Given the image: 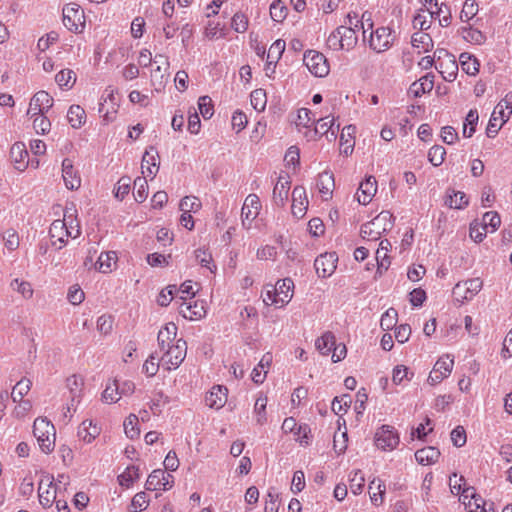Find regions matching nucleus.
Returning a JSON list of instances; mask_svg holds the SVG:
<instances>
[{
    "label": "nucleus",
    "instance_id": "c756f323",
    "mask_svg": "<svg viewBox=\"0 0 512 512\" xmlns=\"http://www.w3.org/2000/svg\"><path fill=\"white\" fill-rule=\"evenodd\" d=\"M261 207L260 199L256 194H249L242 207V216L246 219H255Z\"/></svg>",
    "mask_w": 512,
    "mask_h": 512
},
{
    "label": "nucleus",
    "instance_id": "aec40b11",
    "mask_svg": "<svg viewBox=\"0 0 512 512\" xmlns=\"http://www.w3.org/2000/svg\"><path fill=\"white\" fill-rule=\"evenodd\" d=\"M43 485L44 480H41L38 488L39 502L44 508H48L56 500V487L53 484V477H47L46 489Z\"/></svg>",
    "mask_w": 512,
    "mask_h": 512
},
{
    "label": "nucleus",
    "instance_id": "e433bc0d",
    "mask_svg": "<svg viewBox=\"0 0 512 512\" xmlns=\"http://www.w3.org/2000/svg\"><path fill=\"white\" fill-rule=\"evenodd\" d=\"M55 81L61 89L69 90L76 82V74L71 69H62L55 75Z\"/></svg>",
    "mask_w": 512,
    "mask_h": 512
},
{
    "label": "nucleus",
    "instance_id": "393cba45",
    "mask_svg": "<svg viewBox=\"0 0 512 512\" xmlns=\"http://www.w3.org/2000/svg\"><path fill=\"white\" fill-rule=\"evenodd\" d=\"M10 157L12 161L15 163L16 169L23 171L27 167L26 158L28 157V152L25 148L24 143H14L10 149Z\"/></svg>",
    "mask_w": 512,
    "mask_h": 512
},
{
    "label": "nucleus",
    "instance_id": "37998d69",
    "mask_svg": "<svg viewBox=\"0 0 512 512\" xmlns=\"http://www.w3.org/2000/svg\"><path fill=\"white\" fill-rule=\"evenodd\" d=\"M120 398V386L117 380H113L107 384L105 390L102 393V399L106 403H115Z\"/></svg>",
    "mask_w": 512,
    "mask_h": 512
},
{
    "label": "nucleus",
    "instance_id": "bf43d9fd",
    "mask_svg": "<svg viewBox=\"0 0 512 512\" xmlns=\"http://www.w3.org/2000/svg\"><path fill=\"white\" fill-rule=\"evenodd\" d=\"M11 288L20 293L25 299H30L33 296V288L28 281H19L14 279L11 284Z\"/></svg>",
    "mask_w": 512,
    "mask_h": 512
},
{
    "label": "nucleus",
    "instance_id": "a18cd8bd",
    "mask_svg": "<svg viewBox=\"0 0 512 512\" xmlns=\"http://www.w3.org/2000/svg\"><path fill=\"white\" fill-rule=\"evenodd\" d=\"M140 478L139 467L129 466L126 470L118 477L119 483L122 486L129 487L135 480Z\"/></svg>",
    "mask_w": 512,
    "mask_h": 512
},
{
    "label": "nucleus",
    "instance_id": "0e129e2a",
    "mask_svg": "<svg viewBox=\"0 0 512 512\" xmlns=\"http://www.w3.org/2000/svg\"><path fill=\"white\" fill-rule=\"evenodd\" d=\"M501 224V218L497 212L489 211L483 215V226L482 230L486 231L488 226L491 227V231H495Z\"/></svg>",
    "mask_w": 512,
    "mask_h": 512
},
{
    "label": "nucleus",
    "instance_id": "69168bd1",
    "mask_svg": "<svg viewBox=\"0 0 512 512\" xmlns=\"http://www.w3.org/2000/svg\"><path fill=\"white\" fill-rule=\"evenodd\" d=\"M200 113L204 119H210L213 116L214 110L212 100L209 96H202L198 100Z\"/></svg>",
    "mask_w": 512,
    "mask_h": 512
},
{
    "label": "nucleus",
    "instance_id": "c85d7f7f",
    "mask_svg": "<svg viewBox=\"0 0 512 512\" xmlns=\"http://www.w3.org/2000/svg\"><path fill=\"white\" fill-rule=\"evenodd\" d=\"M177 335V326L173 323H167L160 331L158 332L157 341L159 348L161 350H165L170 345L171 341H174Z\"/></svg>",
    "mask_w": 512,
    "mask_h": 512
},
{
    "label": "nucleus",
    "instance_id": "4be33fe9",
    "mask_svg": "<svg viewBox=\"0 0 512 512\" xmlns=\"http://www.w3.org/2000/svg\"><path fill=\"white\" fill-rule=\"evenodd\" d=\"M293 288L294 283L292 279L285 278L282 280H278L274 289L277 293V302H279L280 306H284L288 304L293 297Z\"/></svg>",
    "mask_w": 512,
    "mask_h": 512
},
{
    "label": "nucleus",
    "instance_id": "423d86ee",
    "mask_svg": "<svg viewBox=\"0 0 512 512\" xmlns=\"http://www.w3.org/2000/svg\"><path fill=\"white\" fill-rule=\"evenodd\" d=\"M186 352L187 343L185 340L180 338L175 341V344L167 347L161 359L166 365H169L167 367L168 370H171L172 368L176 369L185 359Z\"/></svg>",
    "mask_w": 512,
    "mask_h": 512
},
{
    "label": "nucleus",
    "instance_id": "7ed1b4c3",
    "mask_svg": "<svg viewBox=\"0 0 512 512\" xmlns=\"http://www.w3.org/2000/svg\"><path fill=\"white\" fill-rule=\"evenodd\" d=\"M33 434L36 437L40 449L48 454L55 446V428L46 418H37L33 425Z\"/></svg>",
    "mask_w": 512,
    "mask_h": 512
},
{
    "label": "nucleus",
    "instance_id": "f704fd0d",
    "mask_svg": "<svg viewBox=\"0 0 512 512\" xmlns=\"http://www.w3.org/2000/svg\"><path fill=\"white\" fill-rule=\"evenodd\" d=\"M459 61L461 64L462 70L468 75H476L479 72V62L478 60L469 53H461L459 57Z\"/></svg>",
    "mask_w": 512,
    "mask_h": 512
},
{
    "label": "nucleus",
    "instance_id": "9b49d317",
    "mask_svg": "<svg viewBox=\"0 0 512 512\" xmlns=\"http://www.w3.org/2000/svg\"><path fill=\"white\" fill-rule=\"evenodd\" d=\"M393 43L392 31L388 27H379L370 32V47L380 53L388 50Z\"/></svg>",
    "mask_w": 512,
    "mask_h": 512
},
{
    "label": "nucleus",
    "instance_id": "412c9836",
    "mask_svg": "<svg viewBox=\"0 0 512 512\" xmlns=\"http://www.w3.org/2000/svg\"><path fill=\"white\" fill-rule=\"evenodd\" d=\"M308 201L303 187H295L292 191V214L296 218H302L305 215Z\"/></svg>",
    "mask_w": 512,
    "mask_h": 512
},
{
    "label": "nucleus",
    "instance_id": "4468645a",
    "mask_svg": "<svg viewBox=\"0 0 512 512\" xmlns=\"http://www.w3.org/2000/svg\"><path fill=\"white\" fill-rule=\"evenodd\" d=\"M353 18H357V15L354 14L352 17V15L349 13L344 21L345 25L338 27V31L340 33L339 39H341L342 43L344 44V48L347 50L352 49L357 44L356 30L352 27Z\"/></svg>",
    "mask_w": 512,
    "mask_h": 512
},
{
    "label": "nucleus",
    "instance_id": "f3484780",
    "mask_svg": "<svg viewBox=\"0 0 512 512\" xmlns=\"http://www.w3.org/2000/svg\"><path fill=\"white\" fill-rule=\"evenodd\" d=\"M158 152L154 147H150V150H147L142 158L141 168L142 173L146 175V177L153 178L159 169L158 162Z\"/></svg>",
    "mask_w": 512,
    "mask_h": 512
},
{
    "label": "nucleus",
    "instance_id": "1a4fd4ad",
    "mask_svg": "<svg viewBox=\"0 0 512 512\" xmlns=\"http://www.w3.org/2000/svg\"><path fill=\"white\" fill-rule=\"evenodd\" d=\"M483 286L480 278L469 279L464 282H458L453 288V296L456 301L463 303L465 300L472 299Z\"/></svg>",
    "mask_w": 512,
    "mask_h": 512
},
{
    "label": "nucleus",
    "instance_id": "39448f33",
    "mask_svg": "<svg viewBox=\"0 0 512 512\" xmlns=\"http://www.w3.org/2000/svg\"><path fill=\"white\" fill-rule=\"evenodd\" d=\"M49 235L52 240V246L60 250L66 245L68 237L76 238L80 235V229L77 225L76 233L72 236V231L68 228L65 219H57L50 225Z\"/></svg>",
    "mask_w": 512,
    "mask_h": 512
},
{
    "label": "nucleus",
    "instance_id": "473e14b6",
    "mask_svg": "<svg viewBox=\"0 0 512 512\" xmlns=\"http://www.w3.org/2000/svg\"><path fill=\"white\" fill-rule=\"evenodd\" d=\"M411 44L414 48L420 49L421 52H429L433 49V39L428 33L415 32L411 38Z\"/></svg>",
    "mask_w": 512,
    "mask_h": 512
},
{
    "label": "nucleus",
    "instance_id": "49530a36",
    "mask_svg": "<svg viewBox=\"0 0 512 512\" xmlns=\"http://www.w3.org/2000/svg\"><path fill=\"white\" fill-rule=\"evenodd\" d=\"M134 188L136 189V192L134 193L135 200L142 203L148 196L146 175L144 177H137L134 180Z\"/></svg>",
    "mask_w": 512,
    "mask_h": 512
},
{
    "label": "nucleus",
    "instance_id": "4c0bfd02",
    "mask_svg": "<svg viewBox=\"0 0 512 512\" xmlns=\"http://www.w3.org/2000/svg\"><path fill=\"white\" fill-rule=\"evenodd\" d=\"M99 434L98 428L92 425V421L85 420L78 428V436L86 443L92 442Z\"/></svg>",
    "mask_w": 512,
    "mask_h": 512
},
{
    "label": "nucleus",
    "instance_id": "7c9ffc66",
    "mask_svg": "<svg viewBox=\"0 0 512 512\" xmlns=\"http://www.w3.org/2000/svg\"><path fill=\"white\" fill-rule=\"evenodd\" d=\"M440 457V451L433 446L419 449L415 452L416 461L420 465H430L435 463Z\"/></svg>",
    "mask_w": 512,
    "mask_h": 512
},
{
    "label": "nucleus",
    "instance_id": "b1692460",
    "mask_svg": "<svg viewBox=\"0 0 512 512\" xmlns=\"http://www.w3.org/2000/svg\"><path fill=\"white\" fill-rule=\"evenodd\" d=\"M227 391V388L224 386H214L205 398L206 404L210 408H222L227 401Z\"/></svg>",
    "mask_w": 512,
    "mask_h": 512
},
{
    "label": "nucleus",
    "instance_id": "9d476101",
    "mask_svg": "<svg viewBox=\"0 0 512 512\" xmlns=\"http://www.w3.org/2000/svg\"><path fill=\"white\" fill-rule=\"evenodd\" d=\"M52 106L53 98L50 94L44 90L38 91L30 100L27 115L30 118L36 115H45Z\"/></svg>",
    "mask_w": 512,
    "mask_h": 512
},
{
    "label": "nucleus",
    "instance_id": "de8ad7c7",
    "mask_svg": "<svg viewBox=\"0 0 512 512\" xmlns=\"http://www.w3.org/2000/svg\"><path fill=\"white\" fill-rule=\"evenodd\" d=\"M453 365H454V359L451 358L449 355H445V356L440 357L436 361L433 368H434V370L441 373L443 376L448 377L452 372Z\"/></svg>",
    "mask_w": 512,
    "mask_h": 512
},
{
    "label": "nucleus",
    "instance_id": "5701e85b",
    "mask_svg": "<svg viewBox=\"0 0 512 512\" xmlns=\"http://www.w3.org/2000/svg\"><path fill=\"white\" fill-rule=\"evenodd\" d=\"M289 176L280 175L273 189V201L277 206H283L288 198L290 189Z\"/></svg>",
    "mask_w": 512,
    "mask_h": 512
},
{
    "label": "nucleus",
    "instance_id": "6e6d98bb",
    "mask_svg": "<svg viewBox=\"0 0 512 512\" xmlns=\"http://www.w3.org/2000/svg\"><path fill=\"white\" fill-rule=\"evenodd\" d=\"M478 12V4L475 0H466L460 12V19L463 22L471 20Z\"/></svg>",
    "mask_w": 512,
    "mask_h": 512
},
{
    "label": "nucleus",
    "instance_id": "6e6552de",
    "mask_svg": "<svg viewBox=\"0 0 512 512\" xmlns=\"http://www.w3.org/2000/svg\"><path fill=\"white\" fill-rule=\"evenodd\" d=\"M399 442L398 432L390 425L381 426L375 433V444L383 451L394 450Z\"/></svg>",
    "mask_w": 512,
    "mask_h": 512
},
{
    "label": "nucleus",
    "instance_id": "c9c22d12",
    "mask_svg": "<svg viewBox=\"0 0 512 512\" xmlns=\"http://www.w3.org/2000/svg\"><path fill=\"white\" fill-rule=\"evenodd\" d=\"M335 346V336L332 332L327 331L321 337L316 339L315 347L322 355H329Z\"/></svg>",
    "mask_w": 512,
    "mask_h": 512
},
{
    "label": "nucleus",
    "instance_id": "774afa93",
    "mask_svg": "<svg viewBox=\"0 0 512 512\" xmlns=\"http://www.w3.org/2000/svg\"><path fill=\"white\" fill-rule=\"evenodd\" d=\"M131 179L129 177H121L117 182V186L115 188V197L123 200L126 195L130 192Z\"/></svg>",
    "mask_w": 512,
    "mask_h": 512
},
{
    "label": "nucleus",
    "instance_id": "09e8293b",
    "mask_svg": "<svg viewBox=\"0 0 512 512\" xmlns=\"http://www.w3.org/2000/svg\"><path fill=\"white\" fill-rule=\"evenodd\" d=\"M445 204L450 208L462 209L468 205V198L464 192L457 191L453 195H449Z\"/></svg>",
    "mask_w": 512,
    "mask_h": 512
},
{
    "label": "nucleus",
    "instance_id": "ea45409f",
    "mask_svg": "<svg viewBox=\"0 0 512 512\" xmlns=\"http://www.w3.org/2000/svg\"><path fill=\"white\" fill-rule=\"evenodd\" d=\"M478 119H479V115H478V111L476 109H471L466 118H465V122H464V125H463V136L466 137V138H470L472 137V135L474 134L475 130H476V125L478 123Z\"/></svg>",
    "mask_w": 512,
    "mask_h": 512
},
{
    "label": "nucleus",
    "instance_id": "2f4dec72",
    "mask_svg": "<svg viewBox=\"0 0 512 512\" xmlns=\"http://www.w3.org/2000/svg\"><path fill=\"white\" fill-rule=\"evenodd\" d=\"M392 245L389 240L384 239L380 242L379 248L376 251V260L378 264L377 272L381 273L382 270H387L390 265L388 252L391 250Z\"/></svg>",
    "mask_w": 512,
    "mask_h": 512
},
{
    "label": "nucleus",
    "instance_id": "ddd939ff",
    "mask_svg": "<svg viewBox=\"0 0 512 512\" xmlns=\"http://www.w3.org/2000/svg\"><path fill=\"white\" fill-rule=\"evenodd\" d=\"M337 257L335 253H324L318 256L314 261V267L319 277L327 278L331 276L336 269Z\"/></svg>",
    "mask_w": 512,
    "mask_h": 512
},
{
    "label": "nucleus",
    "instance_id": "2eb2a0df",
    "mask_svg": "<svg viewBox=\"0 0 512 512\" xmlns=\"http://www.w3.org/2000/svg\"><path fill=\"white\" fill-rule=\"evenodd\" d=\"M62 177L69 190H76L81 185V178L69 158H65L62 162Z\"/></svg>",
    "mask_w": 512,
    "mask_h": 512
},
{
    "label": "nucleus",
    "instance_id": "603ef678",
    "mask_svg": "<svg viewBox=\"0 0 512 512\" xmlns=\"http://www.w3.org/2000/svg\"><path fill=\"white\" fill-rule=\"evenodd\" d=\"M285 50V41L282 39L276 40L269 48L268 63H276L282 56Z\"/></svg>",
    "mask_w": 512,
    "mask_h": 512
},
{
    "label": "nucleus",
    "instance_id": "cd10ccee",
    "mask_svg": "<svg viewBox=\"0 0 512 512\" xmlns=\"http://www.w3.org/2000/svg\"><path fill=\"white\" fill-rule=\"evenodd\" d=\"M435 67L445 81L452 82L456 79L458 64L454 57H448V59H445V62H440Z\"/></svg>",
    "mask_w": 512,
    "mask_h": 512
},
{
    "label": "nucleus",
    "instance_id": "e2e57ef3",
    "mask_svg": "<svg viewBox=\"0 0 512 512\" xmlns=\"http://www.w3.org/2000/svg\"><path fill=\"white\" fill-rule=\"evenodd\" d=\"M33 128L38 134H46L51 129V122L45 115H36L33 117Z\"/></svg>",
    "mask_w": 512,
    "mask_h": 512
},
{
    "label": "nucleus",
    "instance_id": "5fc2aeb1",
    "mask_svg": "<svg viewBox=\"0 0 512 512\" xmlns=\"http://www.w3.org/2000/svg\"><path fill=\"white\" fill-rule=\"evenodd\" d=\"M179 208L182 212H197L201 208V202L195 196H185L181 199Z\"/></svg>",
    "mask_w": 512,
    "mask_h": 512
},
{
    "label": "nucleus",
    "instance_id": "a19ab883",
    "mask_svg": "<svg viewBox=\"0 0 512 512\" xmlns=\"http://www.w3.org/2000/svg\"><path fill=\"white\" fill-rule=\"evenodd\" d=\"M31 385L32 383L29 379L22 378L21 380H19L12 389V400L14 402H20L23 399V397L30 391Z\"/></svg>",
    "mask_w": 512,
    "mask_h": 512
},
{
    "label": "nucleus",
    "instance_id": "58836bf2",
    "mask_svg": "<svg viewBox=\"0 0 512 512\" xmlns=\"http://www.w3.org/2000/svg\"><path fill=\"white\" fill-rule=\"evenodd\" d=\"M461 34L464 40L476 45H481L486 40V36L480 30L472 28L471 26L462 27Z\"/></svg>",
    "mask_w": 512,
    "mask_h": 512
},
{
    "label": "nucleus",
    "instance_id": "680f3d73",
    "mask_svg": "<svg viewBox=\"0 0 512 512\" xmlns=\"http://www.w3.org/2000/svg\"><path fill=\"white\" fill-rule=\"evenodd\" d=\"M163 479V470L156 469L153 470L145 483V488L150 491H155L161 488V480Z\"/></svg>",
    "mask_w": 512,
    "mask_h": 512
},
{
    "label": "nucleus",
    "instance_id": "338daca9",
    "mask_svg": "<svg viewBox=\"0 0 512 512\" xmlns=\"http://www.w3.org/2000/svg\"><path fill=\"white\" fill-rule=\"evenodd\" d=\"M148 506V500L147 495L145 492H139L135 494V496L132 498L131 505H130V511L131 512H138L143 511Z\"/></svg>",
    "mask_w": 512,
    "mask_h": 512
},
{
    "label": "nucleus",
    "instance_id": "3c124183",
    "mask_svg": "<svg viewBox=\"0 0 512 512\" xmlns=\"http://www.w3.org/2000/svg\"><path fill=\"white\" fill-rule=\"evenodd\" d=\"M251 104L258 111H264L267 104V96L264 89H256L251 93Z\"/></svg>",
    "mask_w": 512,
    "mask_h": 512
},
{
    "label": "nucleus",
    "instance_id": "052dcab7",
    "mask_svg": "<svg viewBox=\"0 0 512 512\" xmlns=\"http://www.w3.org/2000/svg\"><path fill=\"white\" fill-rule=\"evenodd\" d=\"M267 397L259 396L256 399L254 411L256 413V422L259 425H263L266 422V405H267Z\"/></svg>",
    "mask_w": 512,
    "mask_h": 512
},
{
    "label": "nucleus",
    "instance_id": "f257e3e1",
    "mask_svg": "<svg viewBox=\"0 0 512 512\" xmlns=\"http://www.w3.org/2000/svg\"><path fill=\"white\" fill-rule=\"evenodd\" d=\"M392 215L382 211L374 219L361 226V237L368 241H376L393 227Z\"/></svg>",
    "mask_w": 512,
    "mask_h": 512
},
{
    "label": "nucleus",
    "instance_id": "a878e982",
    "mask_svg": "<svg viewBox=\"0 0 512 512\" xmlns=\"http://www.w3.org/2000/svg\"><path fill=\"white\" fill-rule=\"evenodd\" d=\"M355 130V126L347 125L343 128L340 135V153L345 156H349L353 152L355 143L352 135L354 134Z\"/></svg>",
    "mask_w": 512,
    "mask_h": 512
},
{
    "label": "nucleus",
    "instance_id": "20e7f679",
    "mask_svg": "<svg viewBox=\"0 0 512 512\" xmlns=\"http://www.w3.org/2000/svg\"><path fill=\"white\" fill-rule=\"evenodd\" d=\"M63 24L71 32L80 33L85 25L84 11L76 3L63 8Z\"/></svg>",
    "mask_w": 512,
    "mask_h": 512
},
{
    "label": "nucleus",
    "instance_id": "864d4df0",
    "mask_svg": "<svg viewBox=\"0 0 512 512\" xmlns=\"http://www.w3.org/2000/svg\"><path fill=\"white\" fill-rule=\"evenodd\" d=\"M270 16L275 22H282L287 16V7L281 0H275L270 6Z\"/></svg>",
    "mask_w": 512,
    "mask_h": 512
},
{
    "label": "nucleus",
    "instance_id": "8fccbe9b",
    "mask_svg": "<svg viewBox=\"0 0 512 512\" xmlns=\"http://www.w3.org/2000/svg\"><path fill=\"white\" fill-rule=\"evenodd\" d=\"M445 155L446 150L443 146L434 145L429 149L428 160L433 166L438 167L444 162Z\"/></svg>",
    "mask_w": 512,
    "mask_h": 512
},
{
    "label": "nucleus",
    "instance_id": "bb28decb",
    "mask_svg": "<svg viewBox=\"0 0 512 512\" xmlns=\"http://www.w3.org/2000/svg\"><path fill=\"white\" fill-rule=\"evenodd\" d=\"M334 186V176L331 172L324 171L319 174L317 187L325 200L331 197Z\"/></svg>",
    "mask_w": 512,
    "mask_h": 512
},
{
    "label": "nucleus",
    "instance_id": "72a5a7b5",
    "mask_svg": "<svg viewBox=\"0 0 512 512\" xmlns=\"http://www.w3.org/2000/svg\"><path fill=\"white\" fill-rule=\"evenodd\" d=\"M67 118L71 127L78 129L85 123L86 113L81 106L72 105L68 110Z\"/></svg>",
    "mask_w": 512,
    "mask_h": 512
},
{
    "label": "nucleus",
    "instance_id": "79ce46f5",
    "mask_svg": "<svg viewBox=\"0 0 512 512\" xmlns=\"http://www.w3.org/2000/svg\"><path fill=\"white\" fill-rule=\"evenodd\" d=\"M116 253L113 251L102 252L96 262L97 268L102 273H107L112 270V261H116Z\"/></svg>",
    "mask_w": 512,
    "mask_h": 512
},
{
    "label": "nucleus",
    "instance_id": "13d9d810",
    "mask_svg": "<svg viewBox=\"0 0 512 512\" xmlns=\"http://www.w3.org/2000/svg\"><path fill=\"white\" fill-rule=\"evenodd\" d=\"M398 313L394 308H389L381 317L380 326L384 331L391 330L397 323Z\"/></svg>",
    "mask_w": 512,
    "mask_h": 512
},
{
    "label": "nucleus",
    "instance_id": "f8f14e48",
    "mask_svg": "<svg viewBox=\"0 0 512 512\" xmlns=\"http://www.w3.org/2000/svg\"><path fill=\"white\" fill-rule=\"evenodd\" d=\"M182 302L178 310L179 313L186 319L194 320L201 319L206 314L205 302L203 300H187L186 297L181 296Z\"/></svg>",
    "mask_w": 512,
    "mask_h": 512
},
{
    "label": "nucleus",
    "instance_id": "dca6fc26",
    "mask_svg": "<svg viewBox=\"0 0 512 512\" xmlns=\"http://www.w3.org/2000/svg\"><path fill=\"white\" fill-rule=\"evenodd\" d=\"M339 131V125L334 127V119H329V117H323L317 120V124L312 131L313 136L315 137L317 135L323 136L326 135L327 139L329 141L335 140L337 137V133Z\"/></svg>",
    "mask_w": 512,
    "mask_h": 512
},
{
    "label": "nucleus",
    "instance_id": "f03ea898",
    "mask_svg": "<svg viewBox=\"0 0 512 512\" xmlns=\"http://www.w3.org/2000/svg\"><path fill=\"white\" fill-rule=\"evenodd\" d=\"M512 114V91L509 92L504 99H502L495 107L488 126L486 128V135L489 138H494Z\"/></svg>",
    "mask_w": 512,
    "mask_h": 512
},
{
    "label": "nucleus",
    "instance_id": "6ab92c4d",
    "mask_svg": "<svg viewBox=\"0 0 512 512\" xmlns=\"http://www.w3.org/2000/svg\"><path fill=\"white\" fill-rule=\"evenodd\" d=\"M434 87V75L427 73L419 80L413 82L408 90V94L415 98L421 97L422 95L429 93Z\"/></svg>",
    "mask_w": 512,
    "mask_h": 512
},
{
    "label": "nucleus",
    "instance_id": "a211bd4d",
    "mask_svg": "<svg viewBox=\"0 0 512 512\" xmlns=\"http://www.w3.org/2000/svg\"><path fill=\"white\" fill-rule=\"evenodd\" d=\"M377 191V182L373 176H369L363 181L356 193L357 200L362 205H367Z\"/></svg>",
    "mask_w": 512,
    "mask_h": 512
},
{
    "label": "nucleus",
    "instance_id": "c03bdc74",
    "mask_svg": "<svg viewBox=\"0 0 512 512\" xmlns=\"http://www.w3.org/2000/svg\"><path fill=\"white\" fill-rule=\"evenodd\" d=\"M124 431L126 436L132 440L139 437L138 417L135 414H130L124 421Z\"/></svg>",
    "mask_w": 512,
    "mask_h": 512
},
{
    "label": "nucleus",
    "instance_id": "0eeeda50",
    "mask_svg": "<svg viewBox=\"0 0 512 512\" xmlns=\"http://www.w3.org/2000/svg\"><path fill=\"white\" fill-rule=\"evenodd\" d=\"M303 62L308 70L316 77H325L329 73V64L326 57L317 51L305 52Z\"/></svg>",
    "mask_w": 512,
    "mask_h": 512
},
{
    "label": "nucleus",
    "instance_id": "4d7b16f0",
    "mask_svg": "<svg viewBox=\"0 0 512 512\" xmlns=\"http://www.w3.org/2000/svg\"><path fill=\"white\" fill-rule=\"evenodd\" d=\"M169 402V398L163 393V391H155L150 402V409L153 414L158 415L161 412V408Z\"/></svg>",
    "mask_w": 512,
    "mask_h": 512
}]
</instances>
